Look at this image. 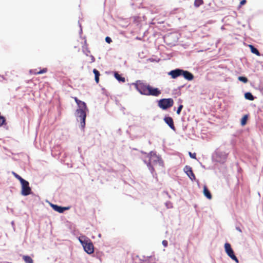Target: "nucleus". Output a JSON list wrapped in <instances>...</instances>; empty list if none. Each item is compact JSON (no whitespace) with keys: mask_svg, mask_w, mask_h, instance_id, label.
<instances>
[{"mask_svg":"<svg viewBox=\"0 0 263 263\" xmlns=\"http://www.w3.org/2000/svg\"><path fill=\"white\" fill-rule=\"evenodd\" d=\"M189 154L190 156L193 159H196V153H192L191 152H189Z\"/></svg>","mask_w":263,"mask_h":263,"instance_id":"27","label":"nucleus"},{"mask_svg":"<svg viewBox=\"0 0 263 263\" xmlns=\"http://www.w3.org/2000/svg\"><path fill=\"white\" fill-rule=\"evenodd\" d=\"M162 244H163V245H164V240H163V241H162Z\"/></svg>","mask_w":263,"mask_h":263,"instance_id":"32","label":"nucleus"},{"mask_svg":"<svg viewBox=\"0 0 263 263\" xmlns=\"http://www.w3.org/2000/svg\"><path fill=\"white\" fill-rule=\"evenodd\" d=\"M183 170L191 180L194 181L196 179L195 176L193 172V170L191 167L188 165H186L184 167Z\"/></svg>","mask_w":263,"mask_h":263,"instance_id":"7","label":"nucleus"},{"mask_svg":"<svg viewBox=\"0 0 263 263\" xmlns=\"http://www.w3.org/2000/svg\"><path fill=\"white\" fill-rule=\"evenodd\" d=\"M245 98L249 100L253 101L254 100V97L252 95L251 92H248L245 94Z\"/></svg>","mask_w":263,"mask_h":263,"instance_id":"17","label":"nucleus"},{"mask_svg":"<svg viewBox=\"0 0 263 263\" xmlns=\"http://www.w3.org/2000/svg\"><path fill=\"white\" fill-rule=\"evenodd\" d=\"M224 249L227 255L233 260L238 263L239 261L237 258L234 254V251L232 250L231 245L229 243H226L224 245Z\"/></svg>","mask_w":263,"mask_h":263,"instance_id":"6","label":"nucleus"},{"mask_svg":"<svg viewBox=\"0 0 263 263\" xmlns=\"http://www.w3.org/2000/svg\"><path fill=\"white\" fill-rule=\"evenodd\" d=\"M93 72L95 74V80L96 82L98 84L99 82V77L100 76V73L99 71L96 69H93Z\"/></svg>","mask_w":263,"mask_h":263,"instance_id":"15","label":"nucleus"},{"mask_svg":"<svg viewBox=\"0 0 263 263\" xmlns=\"http://www.w3.org/2000/svg\"><path fill=\"white\" fill-rule=\"evenodd\" d=\"M237 229L240 232H241V230L240 228H237Z\"/></svg>","mask_w":263,"mask_h":263,"instance_id":"31","label":"nucleus"},{"mask_svg":"<svg viewBox=\"0 0 263 263\" xmlns=\"http://www.w3.org/2000/svg\"><path fill=\"white\" fill-rule=\"evenodd\" d=\"M181 76H183L185 79L188 81H192L194 78L193 74L191 72L183 69H182Z\"/></svg>","mask_w":263,"mask_h":263,"instance_id":"9","label":"nucleus"},{"mask_svg":"<svg viewBox=\"0 0 263 263\" xmlns=\"http://www.w3.org/2000/svg\"><path fill=\"white\" fill-rule=\"evenodd\" d=\"M165 109L172 106L174 104V101L172 99H165Z\"/></svg>","mask_w":263,"mask_h":263,"instance_id":"14","label":"nucleus"},{"mask_svg":"<svg viewBox=\"0 0 263 263\" xmlns=\"http://www.w3.org/2000/svg\"><path fill=\"white\" fill-rule=\"evenodd\" d=\"M47 71V69L46 68H44L40 71H37L36 69H31L30 70V73L31 74L36 75V74L46 73Z\"/></svg>","mask_w":263,"mask_h":263,"instance_id":"12","label":"nucleus"},{"mask_svg":"<svg viewBox=\"0 0 263 263\" xmlns=\"http://www.w3.org/2000/svg\"><path fill=\"white\" fill-rule=\"evenodd\" d=\"M23 258L26 263H33V259L29 256L24 255L23 256Z\"/></svg>","mask_w":263,"mask_h":263,"instance_id":"18","label":"nucleus"},{"mask_svg":"<svg viewBox=\"0 0 263 263\" xmlns=\"http://www.w3.org/2000/svg\"><path fill=\"white\" fill-rule=\"evenodd\" d=\"M51 206L54 211H55L60 213H62L65 211L68 210L69 209V207H62V206H59L56 204H51Z\"/></svg>","mask_w":263,"mask_h":263,"instance_id":"10","label":"nucleus"},{"mask_svg":"<svg viewBox=\"0 0 263 263\" xmlns=\"http://www.w3.org/2000/svg\"><path fill=\"white\" fill-rule=\"evenodd\" d=\"M134 85L136 89L142 95L158 96L161 93V91L158 88H153L141 81H137Z\"/></svg>","mask_w":263,"mask_h":263,"instance_id":"1","label":"nucleus"},{"mask_svg":"<svg viewBox=\"0 0 263 263\" xmlns=\"http://www.w3.org/2000/svg\"><path fill=\"white\" fill-rule=\"evenodd\" d=\"M22 185L21 194L23 196H28L31 193V189L29 186V182L24 180L21 182Z\"/></svg>","mask_w":263,"mask_h":263,"instance_id":"5","label":"nucleus"},{"mask_svg":"<svg viewBox=\"0 0 263 263\" xmlns=\"http://www.w3.org/2000/svg\"><path fill=\"white\" fill-rule=\"evenodd\" d=\"M90 63H92V62H95V57H94L93 55H91L90 56Z\"/></svg>","mask_w":263,"mask_h":263,"instance_id":"30","label":"nucleus"},{"mask_svg":"<svg viewBox=\"0 0 263 263\" xmlns=\"http://www.w3.org/2000/svg\"><path fill=\"white\" fill-rule=\"evenodd\" d=\"M249 47L251 52L253 53H254L258 56L260 55V53H259V51L256 48H255L253 45H249Z\"/></svg>","mask_w":263,"mask_h":263,"instance_id":"16","label":"nucleus"},{"mask_svg":"<svg viewBox=\"0 0 263 263\" xmlns=\"http://www.w3.org/2000/svg\"><path fill=\"white\" fill-rule=\"evenodd\" d=\"M203 194L208 199H212V195L210 191L208 190V187L205 185L203 186Z\"/></svg>","mask_w":263,"mask_h":263,"instance_id":"13","label":"nucleus"},{"mask_svg":"<svg viewBox=\"0 0 263 263\" xmlns=\"http://www.w3.org/2000/svg\"><path fill=\"white\" fill-rule=\"evenodd\" d=\"M12 174L17 179H18L20 181V182H22L24 180L23 178H22L20 175H18L14 172H12Z\"/></svg>","mask_w":263,"mask_h":263,"instance_id":"21","label":"nucleus"},{"mask_svg":"<svg viewBox=\"0 0 263 263\" xmlns=\"http://www.w3.org/2000/svg\"><path fill=\"white\" fill-rule=\"evenodd\" d=\"M238 79L240 81H241V82H242L244 83H247L248 82V79L246 77H242V76L239 77L238 78Z\"/></svg>","mask_w":263,"mask_h":263,"instance_id":"25","label":"nucleus"},{"mask_svg":"<svg viewBox=\"0 0 263 263\" xmlns=\"http://www.w3.org/2000/svg\"><path fill=\"white\" fill-rule=\"evenodd\" d=\"M204 4V2L203 0H195L194 2V6L196 8H198L199 6L202 5Z\"/></svg>","mask_w":263,"mask_h":263,"instance_id":"19","label":"nucleus"},{"mask_svg":"<svg viewBox=\"0 0 263 263\" xmlns=\"http://www.w3.org/2000/svg\"><path fill=\"white\" fill-rule=\"evenodd\" d=\"M158 105L162 109H164V99H162L159 101Z\"/></svg>","mask_w":263,"mask_h":263,"instance_id":"23","label":"nucleus"},{"mask_svg":"<svg viewBox=\"0 0 263 263\" xmlns=\"http://www.w3.org/2000/svg\"><path fill=\"white\" fill-rule=\"evenodd\" d=\"M248 116L245 115L241 120V124L242 126H244L246 124Z\"/></svg>","mask_w":263,"mask_h":263,"instance_id":"22","label":"nucleus"},{"mask_svg":"<svg viewBox=\"0 0 263 263\" xmlns=\"http://www.w3.org/2000/svg\"><path fill=\"white\" fill-rule=\"evenodd\" d=\"M144 162L148 166L159 163L160 159L155 153L151 152L143 157Z\"/></svg>","mask_w":263,"mask_h":263,"instance_id":"4","label":"nucleus"},{"mask_svg":"<svg viewBox=\"0 0 263 263\" xmlns=\"http://www.w3.org/2000/svg\"><path fill=\"white\" fill-rule=\"evenodd\" d=\"M115 77L116 78V79L117 80H118L120 82H125V78L122 77H121V75H120L119 74H118L117 72H116L115 73Z\"/></svg>","mask_w":263,"mask_h":263,"instance_id":"20","label":"nucleus"},{"mask_svg":"<svg viewBox=\"0 0 263 263\" xmlns=\"http://www.w3.org/2000/svg\"><path fill=\"white\" fill-rule=\"evenodd\" d=\"M105 41L108 43H110L111 42H112V40L111 39H110V37H108V36H107L105 38Z\"/></svg>","mask_w":263,"mask_h":263,"instance_id":"29","label":"nucleus"},{"mask_svg":"<svg viewBox=\"0 0 263 263\" xmlns=\"http://www.w3.org/2000/svg\"><path fill=\"white\" fill-rule=\"evenodd\" d=\"M73 99L80 107V108L77 109L76 114L77 117L79 118L81 127L84 128L85 126L86 111H88V108L84 102L79 100L77 97H74Z\"/></svg>","mask_w":263,"mask_h":263,"instance_id":"2","label":"nucleus"},{"mask_svg":"<svg viewBox=\"0 0 263 263\" xmlns=\"http://www.w3.org/2000/svg\"><path fill=\"white\" fill-rule=\"evenodd\" d=\"M143 263H155V260L153 257H150L148 259L144 261Z\"/></svg>","mask_w":263,"mask_h":263,"instance_id":"24","label":"nucleus"},{"mask_svg":"<svg viewBox=\"0 0 263 263\" xmlns=\"http://www.w3.org/2000/svg\"><path fill=\"white\" fill-rule=\"evenodd\" d=\"M247 3V1L246 0H242L241 1V2H240V4H239V7H241L242 6L245 5Z\"/></svg>","mask_w":263,"mask_h":263,"instance_id":"28","label":"nucleus"},{"mask_svg":"<svg viewBox=\"0 0 263 263\" xmlns=\"http://www.w3.org/2000/svg\"><path fill=\"white\" fill-rule=\"evenodd\" d=\"M182 108H183V105H179V106L178 107V109L177 110V111H176V113L178 115H179L180 114V112H181Z\"/></svg>","mask_w":263,"mask_h":263,"instance_id":"26","label":"nucleus"},{"mask_svg":"<svg viewBox=\"0 0 263 263\" xmlns=\"http://www.w3.org/2000/svg\"><path fill=\"white\" fill-rule=\"evenodd\" d=\"M167 245V242L165 241V247H166Z\"/></svg>","mask_w":263,"mask_h":263,"instance_id":"33","label":"nucleus"},{"mask_svg":"<svg viewBox=\"0 0 263 263\" xmlns=\"http://www.w3.org/2000/svg\"><path fill=\"white\" fill-rule=\"evenodd\" d=\"M165 123L172 129L174 131L176 130V128L174 125V121L171 117H165Z\"/></svg>","mask_w":263,"mask_h":263,"instance_id":"11","label":"nucleus"},{"mask_svg":"<svg viewBox=\"0 0 263 263\" xmlns=\"http://www.w3.org/2000/svg\"><path fill=\"white\" fill-rule=\"evenodd\" d=\"M79 240L87 253L91 254L93 253L94 246L90 239L85 236H82L79 238Z\"/></svg>","mask_w":263,"mask_h":263,"instance_id":"3","label":"nucleus"},{"mask_svg":"<svg viewBox=\"0 0 263 263\" xmlns=\"http://www.w3.org/2000/svg\"><path fill=\"white\" fill-rule=\"evenodd\" d=\"M181 71L182 69H176L168 72V75L170 76L172 79H176L177 77L181 76Z\"/></svg>","mask_w":263,"mask_h":263,"instance_id":"8","label":"nucleus"}]
</instances>
